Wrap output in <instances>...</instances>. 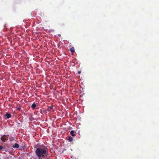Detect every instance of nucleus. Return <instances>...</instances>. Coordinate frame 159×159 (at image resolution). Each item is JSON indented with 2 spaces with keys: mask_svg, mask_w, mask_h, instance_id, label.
Here are the masks:
<instances>
[{
  "mask_svg": "<svg viewBox=\"0 0 159 159\" xmlns=\"http://www.w3.org/2000/svg\"><path fill=\"white\" fill-rule=\"evenodd\" d=\"M19 145L17 143H16L14 145L12 146V148H18L19 147Z\"/></svg>",
  "mask_w": 159,
  "mask_h": 159,
  "instance_id": "7ed1b4c3",
  "label": "nucleus"
},
{
  "mask_svg": "<svg viewBox=\"0 0 159 159\" xmlns=\"http://www.w3.org/2000/svg\"><path fill=\"white\" fill-rule=\"evenodd\" d=\"M17 110H18V111H20V110H21V108H20L18 107V108H17Z\"/></svg>",
  "mask_w": 159,
  "mask_h": 159,
  "instance_id": "9b49d317",
  "label": "nucleus"
},
{
  "mask_svg": "<svg viewBox=\"0 0 159 159\" xmlns=\"http://www.w3.org/2000/svg\"><path fill=\"white\" fill-rule=\"evenodd\" d=\"M81 73V71H79L78 72V74H80V73Z\"/></svg>",
  "mask_w": 159,
  "mask_h": 159,
  "instance_id": "f8f14e48",
  "label": "nucleus"
},
{
  "mask_svg": "<svg viewBox=\"0 0 159 159\" xmlns=\"http://www.w3.org/2000/svg\"><path fill=\"white\" fill-rule=\"evenodd\" d=\"M70 134L72 136H75L76 135V133L75 132L74 130H71L70 132Z\"/></svg>",
  "mask_w": 159,
  "mask_h": 159,
  "instance_id": "20e7f679",
  "label": "nucleus"
},
{
  "mask_svg": "<svg viewBox=\"0 0 159 159\" xmlns=\"http://www.w3.org/2000/svg\"><path fill=\"white\" fill-rule=\"evenodd\" d=\"M70 51L71 52L73 53L75 52V49L74 47H72L70 49Z\"/></svg>",
  "mask_w": 159,
  "mask_h": 159,
  "instance_id": "0eeeda50",
  "label": "nucleus"
},
{
  "mask_svg": "<svg viewBox=\"0 0 159 159\" xmlns=\"http://www.w3.org/2000/svg\"><path fill=\"white\" fill-rule=\"evenodd\" d=\"M8 138L6 135H2L1 138V140L3 142H5L7 141L8 140Z\"/></svg>",
  "mask_w": 159,
  "mask_h": 159,
  "instance_id": "f03ea898",
  "label": "nucleus"
},
{
  "mask_svg": "<svg viewBox=\"0 0 159 159\" xmlns=\"http://www.w3.org/2000/svg\"><path fill=\"white\" fill-rule=\"evenodd\" d=\"M36 105L35 104V103H33L32 104V105L31 106V108L33 109H34L35 108V107H36Z\"/></svg>",
  "mask_w": 159,
  "mask_h": 159,
  "instance_id": "423d86ee",
  "label": "nucleus"
},
{
  "mask_svg": "<svg viewBox=\"0 0 159 159\" xmlns=\"http://www.w3.org/2000/svg\"><path fill=\"white\" fill-rule=\"evenodd\" d=\"M14 139V138L12 137V138H11L10 139V140L11 141V140H12V139Z\"/></svg>",
  "mask_w": 159,
  "mask_h": 159,
  "instance_id": "9d476101",
  "label": "nucleus"
},
{
  "mask_svg": "<svg viewBox=\"0 0 159 159\" xmlns=\"http://www.w3.org/2000/svg\"><path fill=\"white\" fill-rule=\"evenodd\" d=\"M50 108L51 109H52V107H50Z\"/></svg>",
  "mask_w": 159,
  "mask_h": 159,
  "instance_id": "ddd939ff",
  "label": "nucleus"
},
{
  "mask_svg": "<svg viewBox=\"0 0 159 159\" xmlns=\"http://www.w3.org/2000/svg\"><path fill=\"white\" fill-rule=\"evenodd\" d=\"M5 116L7 117V119H9L11 117V115L8 113H7Z\"/></svg>",
  "mask_w": 159,
  "mask_h": 159,
  "instance_id": "39448f33",
  "label": "nucleus"
},
{
  "mask_svg": "<svg viewBox=\"0 0 159 159\" xmlns=\"http://www.w3.org/2000/svg\"><path fill=\"white\" fill-rule=\"evenodd\" d=\"M68 140L69 141L71 142L73 141V138L72 137L70 136L69 137Z\"/></svg>",
  "mask_w": 159,
  "mask_h": 159,
  "instance_id": "6e6552de",
  "label": "nucleus"
},
{
  "mask_svg": "<svg viewBox=\"0 0 159 159\" xmlns=\"http://www.w3.org/2000/svg\"><path fill=\"white\" fill-rule=\"evenodd\" d=\"M35 153L39 159L44 158L48 154L47 148L44 146L37 148L35 151Z\"/></svg>",
  "mask_w": 159,
  "mask_h": 159,
  "instance_id": "f257e3e1",
  "label": "nucleus"
},
{
  "mask_svg": "<svg viewBox=\"0 0 159 159\" xmlns=\"http://www.w3.org/2000/svg\"><path fill=\"white\" fill-rule=\"evenodd\" d=\"M3 149V147L2 145H0V150L1 151V150H2Z\"/></svg>",
  "mask_w": 159,
  "mask_h": 159,
  "instance_id": "1a4fd4ad",
  "label": "nucleus"
}]
</instances>
